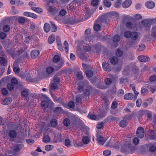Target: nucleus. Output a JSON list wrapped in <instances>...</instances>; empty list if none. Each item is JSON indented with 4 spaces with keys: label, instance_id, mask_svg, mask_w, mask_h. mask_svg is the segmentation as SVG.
I'll use <instances>...</instances> for the list:
<instances>
[{
    "label": "nucleus",
    "instance_id": "f257e3e1",
    "mask_svg": "<svg viewBox=\"0 0 156 156\" xmlns=\"http://www.w3.org/2000/svg\"><path fill=\"white\" fill-rule=\"evenodd\" d=\"M41 95L42 97L45 99L41 101V106L44 108H46L48 106L49 104L51 103L52 101L46 95L42 94Z\"/></svg>",
    "mask_w": 156,
    "mask_h": 156
},
{
    "label": "nucleus",
    "instance_id": "f03ea898",
    "mask_svg": "<svg viewBox=\"0 0 156 156\" xmlns=\"http://www.w3.org/2000/svg\"><path fill=\"white\" fill-rule=\"evenodd\" d=\"M136 150L135 147H121L120 150L124 154H128L134 153Z\"/></svg>",
    "mask_w": 156,
    "mask_h": 156
},
{
    "label": "nucleus",
    "instance_id": "7ed1b4c3",
    "mask_svg": "<svg viewBox=\"0 0 156 156\" xmlns=\"http://www.w3.org/2000/svg\"><path fill=\"white\" fill-rule=\"evenodd\" d=\"M125 25L127 28L130 29L135 30L141 29V28L140 27V24L139 23L133 24L131 22H128L126 23Z\"/></svg>",
    "mask_w": 156,
    "mask_h": 156
},
{
    "label": "nucleus",
    "instance_id": "20e7f679",
    "mask_svg": "<svg viewBox=\"0 0 156 156\" xmlns=\"http://www.w3.org/2000/svg\"><path fill=\"white\" fill-rule=\"evenodd\" d=\"M60 79L56 76H54L53 79V82L51 84V89L54 90L57 89L59 85Z\"/></svg>",
    "mask_w": 156,
    "mask_h": 156
},
{
    "label": "nucleus",
    "instance_id": "39448f33",
    "mask_svg": "<svg viewBox=\"0 0 156 156\" xmlns=\"http://www.w3.org/2000/svg\"><path fill=\"white\" fill-rule=\"evenodd\" d=\"M152 23L150 19H145L142 21L141 25L146 30H149L150 29Z\"/></svg>",
    "mask_w": 156,
    "mask_h": 156
},
{
    "label": "nucleus",
    "instance_id": "423d86ee",
    "mask_svg": "<svg viewBox=\"0 0 156 156\" xmlns=\"http://www.w3.org/2000/svg\"><path fill=\"white\" fill-rule=\"evenodd\" d=\"M147 137L149 139L156 140V129H149L148 132Z\"/></svg>",
    "mask_w": 156,
    "mask_h": 156
},
{
    "label": "nucleus",
    "instance_id": "0eeeda50",
    "mask_svg": "<svg viewBox=\"0 0 156 156\" xmlns=\"http://www.w3.org/2000/svg\"><path fill=\"white\" fill-rule=\"evenodd\" d=\"M135 148L137 149L136 151H137L139 153L141 154H144L145 153H147L149 151H149V147H135Z\"/></svg>",
    "mask_w": 156,
    "mask_h": 156
},
{
    "label": "nucleus",
    "instance_id": "6e6552de",
    "mask_svg": "<svg viewBox=\"0 0 156 156\" xmlns=\"http://www.w3.org/2000/svg\"><path fill=\"white\" fill-rule=\"evenodd\" d=\"M136 135L139 137L143 138L144 135V129L141 127H139L137 129Z\"/></svg>",
    "mask_w": 156,
    "mask_h": 156
},
{
    "label": "nucleus",
    "instance_id": "1a4fd4ad",
    "mask_svg": "<svg viewBox=\"0 0 156 156\" xmlns=\"http://www.w3.org/2000/svg\"><path fill=\"white\" fill-rule=\"evenodd\" d=\"M140 35V34L139 33L133 32H132L130 38L132 40L135 41L138 39Z\"/></svg>",
    "mask_w": 156,
    "mask_h": 156
},
{
    "label": "nucleus",
    "instance_id": "9d476101",
    "mask_svg": "<svg viewBox=\"0 0 156 156\" xmlns=\"http://www.w3.org/2000/svg\"><path fill=\"white\" fill-rule=\"evenodd\" d=\"M106 140L107 139H104L102 136H97V141L100 145H103Z\"/></svg>",
    "mask_w": 156,
    "mask_h": 156
},
{
    "label": "nucleus",
    "instance_id": "9b49d317",
    "mask_svg": "<svg viewBox=\"0 0 156 156\" xmlns=\"http://www.w3.org/2000/svg\"><path fill=\"white\" fill-rule=\"evenodd\" d=\"M146 6L149 9H152L155 6V3L152 1H147L145 4Z\"/></svg>",
    "mask_w": 156,
    "mask_h": 156
},
{
    "label": "nucleus",
    "instance_id": "f8f14e48",
    "mask_svg": "<svg viewBox=\"0 0 156 156\" xmlns=\"http://www.w3.org/2000/svg\"><path fill=\"white\" fill-rule=\"evenodd\" d=\"M102 65L103 68L104 70L107 71H109L111 70L110 65L108 64V63L104 62L103 63Z\"/></svg>",
    "mask_w": 156,
    "mask_h": 156
},
{
    "label": "nucleus",
    "instance_id": "ddd939ff",
    "mask_svg": "<svg viewBox=\"0 0 156 156\" xmlns=\"http://www.w3.org/2000/svg\"><path fill=\"white\" fill-rule=\"evenodd\" d=\"M12 101V99L11 98H5L1 102V104L4 105H7L10 104Z\"/></svg>",
    "mask_w": 156,
    "mask_h": 156
},
{
    "label": "nucleus",
    "instance_id": "4468645a",
    "mask_svg": "<svg viewBox=\"0 0 156 156\" xmlns=\"http://www.w3.org/2000/svg\"><path fill=\"white\" fill-rule=\"evenodd\" d=\"M138 58L139 61L143 62H147L149 60V58L148 57L144 55L139 56Z\"/></svg>",
    "mask_w": 156,
    "mask_h": 156
},
{
    "label": "nucleus",
    "instance_id": "2eb2a0df",
    "mask_svg": "<svg viewBox=\"0 0 156 156\" xmlns=\"http://www.w3.org/2000/svg\"><path fill=\"white\" fill-rule=\"evenodd\" d=\"M132 4L131 0H126L122 4V6L124 8L129 7Z\"/></svg>",
    "mask_w": 156,
    "mask_h": 156
},
{
    "label": "nucleus",
    "instance_id": "dca6fc26",
    "mask_svg": "<svg viewBox=\"0 0 156 156\" xmlns=\"http://www.w3.org/2000/svg\"><path fill=\"white\" fill-rule=\"evenodd\" d=\"M40 52L39 50H35L32 51L31 53V57L34 58H36L39 54Z\"/></svg>",
    "mask_w": 156,
    "mask_h": 156
},
{
    "label": "nucleus",
    "instance_id": "f3484780",
    "mask_svg": "<svg viewBox=\"0 0 156 156\" xmlns=\"http://www.w3.org/2000/svg\"><path fill=\"white\" fill-rule=\"evenodd\" d=\"M139 112L142 115H143V113H146L147 115V118L148 120L150 119L151 118L152 113L151 112L148 110L145 111H140Z\"/></svg>",
    "mask_w": 156,
    "mask_h": 156
},
{
    "label": "nucleus",
    "instance_id": "a211bd4d",
    "mask_svg": "<svg viewBox=\"0 0 156 156\" xmlns=\"http://www.w3.org/2000/svg\"><path fill=\"white\" fill-rule=\"evenodd\" d=\"M13 69L14 72L16 73H18L20 71V69L17 65V62H15L13 65Z\"/></svg>",
    "mask_w": 156,
    "mask_h": 156
},
{
    "label": "nucleus",
    "instance_id": "6ab92c4d",
    "mask_svg": "<svg viewBox=\"0 0 156 156\" xmlns=\"http://www.w3.org/2000/svg\"><path fill=\"white\" fill-rule=\"evenodd\" d=\"M7 63V60L5 57H0V63L3 65L5 66Z\"/></svg>",
    "mask_w": 156,
    "mask_h": 156
},
{
    "label": "nucleus",
    "instance_id": "aec40b11",
    "mask_svg": "<svg viewBox=\"0 0 156 156\" xmlns=\"http://www.w3.org/2000/svg\"><path fill=\"white\" fill-rule=\"evenodd\" d=\"M133 98V95L131 93L127 94L124 96V98L125 100H130L132 99Z\"/></svg>",
    "mask_w": 156,
    "mask_h": 156
},
{
    "label": "nucleus",
    "instance_id": "412c9836",
    "mask_svg": "<svg viewBox=\"0 0 156 156\" xmlns=\"http://www.w3.org/2000/svg\"><path fill=\"white\" fill-rule=\"evenodd\" d=\"M88 117L92 120H98L99 119L98 116L93 114L89 113L88 115Z\"/></svg>",
    "mask_w": 156,
    "mask_h": 156
},
{
    "label": "nucleus",
    "instance_id": "4be33fe9",
    "mask_svg": "<svg viewBox=\"0 0 156 156\" xmlns=\"http://www.w3.org/2000/svg\"><path fill=\"white\" fill-rule=\"evenodd\" d=\"M44 29L45 32H48L50 30V27L49 24L48 23H45L44 27Z\"/></svg>",
    "mask_w": 156,
    "mask_h": 156
},
{
    "label": "nucleus",
    "instance_id": "5701e85b",
    "mask_svg": "<svg viewBox=\"0 0 156 156\" xmlns=\"http://www.w3.org/2000/svg\"><path fill=\"white\" fill-rule=\"evenodd\" d=\"M43 142L46 143H47L50 142V138L48 135H44L43 138Z\"/></svg>",
    "mask_w": 156,
    "mask_h": 156
},
{
    "label": "nucleus",
    "instance_id": "b1692460",
    "mask_svg": "<svg viewBox=\"0 0 156 156\" xmlns=\"http://www.w3.org/2000/svg\"><path fill=\"white\" fill-rule=\"evenodd\" d=\"M51 25V30L52 32H55L57 30V27L55 24L52 21H50Z\"/></svg>",
    "mask_w": 156,
    "mask_h": 156
},
{
    "label": "nucleus",
    "instance_id": "393cba45",
    "mask_svg": "<svg viewBox=\"0 0 156 156\" xmlns=\"http://www.w3.org/2000/svg\"><path fill=\"white\" fill-rule=\"evenodd\" d=\"M111 63L113 64H116L118 61V58L115 57H113L110 59Z\"/></svg>",
    "mask_w": 156,
    "mask_h": 156
},
{
    "label": "nucleus",
    "instance_id": "a878e982",
    "mask_svg": "<svg viewBox=\"0 0 156 156\" xmlns=\"http://www.w3.org/2000/svg\"><path fill=\"white\" fill-rule=\"evenodd\" d=\"M55 37L54 35H51L48 38V42L50 44L53 43L55 40Z\"/></svg>",
    "mask_w": 156,
    "mask_h": 156
},
{
    "label": "nucleus",
    "instance_id": "bb28decb",
    "mask_svg": "<svg viewBox=\"0 0 156 156\" xmlns=\"http://www.w3.org/2000/svg\"><path fill=\"white\" fill-rule=\"evenodd\" d=\"M16 133L15 130H11L9 133V136L11 138H14L16 136Z\"/></svg>",
    "mask_w": 156,
    "mask_h": 156
},
{
    "label": "nucleus",
    "instance_id": "cd10ccee",
    "mask_svg": "<svg viewBox=\"0 0 156 156\" xmlns=\"http://www.w3.org/2000/svg\"><path fill=\"white\" fill-rule=\"evenodd\" d=\"M54 68L51 66H49L47 67L46 69V72L47 74H50L54 71Z\"/></svg>",
    "mask_w": 156,
    "mask_h": 156
},
{
    "label": "nucleus",
    "instance_id": "c85d7f7f",
    "mask_svg": "<svg viewBox=\"0 0 156 156\" xmlns=\"http://www.w3.org/2000/svg\"><path fill=\"white\" fill-rule=\"evenodd\" d=\"M82 98L81 95H78L76 96V103L77 105L81 103Z\"/></svg>",
    "mask_w": 156,
    "mask_h": 156
},
{
    "label": "nucleus",
    "instance_id": "c756f323",
    "mask_svg": "<svg viewBox=\"0 0 156 156\" xmlns=\"http://www.w3.org/2000/svg\"><path fill=\"white\" fill-rule=\"evenodd\" d=\"M149 151L155 156H156V147H149Z\"/></svg>",
    "mask_w": 156,
    "mask_h": 156
},
{
    "label": "nucleus",
    "instance_id": "7c9ffc66",
    "mask_svg": "<svg viewBox=\"0 0 156 156\" xmlns=\"http://www.w3.org/2000/svg\"><path fill=\"white\" fill-rule=\"evenodd\" d=\"M90 139L87 136H84L82 138L83 142L85 144H87L89 141Z\"/></svg>",
    "mask_w": 156,
    "mask_h": 156
},
{
    "label": "nucleus",
    "instance_id": "2f4dec72",
    "mask_svg": "<svg viewBox=\"0 0 156 156\" xmlns=\"http://www.w3.org/2000/svg\"><path fill=\"white\" fill-rule=\"evenodd\" d=\"M22 148L21 147H12V153H15L20 151Z\"/></svg>",
    "mask_w": 156,
    "mask_h": 156
},
{
    "label": "nucleus",
    "instance_id": "473e14b6",
    "mask_svg": "<svg viewBox=\"0 0 156 156\" xmlns=\"http://www.w3.org/2000/svg\"><path fill=\"white\" fill-rule=\"evenodd\" d=\"M64 48L65 49V51L66 52V53H68L69 52V44L67 41H64Z\"/></svg>",
    "mask_w": 156,
    "mask_h": 156
},
{
    "label": "nucleus",
    "instance_id": "72a5a7b5",
    "mask_svg": "<svg viewBox=\"0 0 156 156\" xmlns=\"http://www.w3.org/2000/svg\"><path fill=\"white\" fill-rule=\"evenodd\" d=\"M31 9L38 13H40L42 12V9L40 8H37L35 7H32Z\"/></svg>",
    "mask_w": 156,
    "mask_h": 156
},
{
    "label": "nucleus",
    "instance_id": "f704fd0d",
    "mask_svg": "<svg viewBox=\"0 0 156 156\" xmlns=\"http://www.w3.org/2000/svg\"><path fill=\"white\" fill-rule=\"evenodd\" d=\"M57 45L58 47V49L61 51H63V49L62 48V45L61 44V41L57 39Z\"/></svg>",
    "mask_w": 156,
    "mask_h": 156
},
{
    "label": "nucleus",
    "instance_id": "c9c22d12",
    "mask_svg": "<svg viewBox=\"0 0 156 156\" xmlns=\"http://www.w3.org/2000/svg\"><path fill=\"white\" fill-rule=\"evenodd\" d=\"M76 77L79 80H82L83 78L82 73L81 71H78L76 73Z\"/></svg>",
    "mask_w": 156,
    "mask_h": 156
},
{
    "label": "nucleus",
    "instance_id": "e433bc0d",
    "mask_svg": "<svg viewBox=\"0 0 156 156\" xmlns=\"http://www.w3.org/2000/svg\"><path fill=\"white\" fill-rule=\"evenodd\" d=\"M29 94L28 90L27 89H24L21 92V95L23 97H27Z\"/></svg>",
    "mask_w": 156,
    "mask_h": 156
},
{
    "label": "nucleus",
    "instance_id": "4c0bfd02",
    "mask_svg": "<svg viewBox=\"0 0 156 156\" xmlns=\"http://www.w3.org/2000/svg\"><path fill=\"white\" fill-rule=\"evenodd\" d=\"M85 72L86 76L88 78L90 77L93 75V73L91 71L86 70Z\"/></svg>",
    "mask_w": 156,
    "mask_h": 156
},
{
    "label": "nucleus",
    "instance_id": "58836bf2",
    "mask_svg": "<svg viewBox=\"0 0 156 156\" xmlns=\"http://www.w3.org/2000/svg\"><path fill=\"white\" fill-rule=\"evenodd\" d=\"M104 4L106 7H109L111 6L112 4L108 0H104Z\"/></svg>",
    "mask_w": 156,
    "mask_h": 156
},
{
    "label": "nucleus",
    "instance_id": "ea45409f",
    "mask_svg": "<svg viewBox=\"0 0 156 156\" xmlns=\"http://www.w3.org/2000/svg\"><path fill=\"white\" fill-rule=\"evenodd\" d=\"M122 2L121 0H117L116 1L114 4L115 7L117 8H119L121 6Z\"/></svg>",
    "mask_w": 156,
    "mask_h": 156
},
{
    "label": "nucleus",
    "instance_id": "a19ab883",
    "mask_svg": "<svg viewBox=\"0 0 156 156\" xmlns=\"http://www.w3.org/2000/svg\"><path fill=\"white\" fill-rule=\"evenodd\" d=\"M50 124L53 127H55L57 124V121L56 119H52L51 121Z\"/></svg>",
    "mask_w": 156,
    "mask_h": 156
},
{
    "label": "nucleus",
    "instance_id": "79ce46f5",
    "mask_svg": "<svg viewBox=\"0 0 156 156\" xmlns=\"http://www.w3.org/2000/svg\"><path fill=\"white\" fill-rule=\"evenodd\" d=\"M60 60V57L58 55H55L53 58V61L54 62H57Z\"/></svg>",
    "mask_w": 156,
    "mask_h": 156
},
{
    "label": "nucleus",
    "instance_id": "37998d69",
    "mask_svg": "<svg viewBox=\"0 0 156 156\" xmlns=\"http://www.w3.org/2000/svg\"><path fill=\"white\" fill-rule=\"evenodd\" d=\"M3 30L5 32H8L10 29V27L8 25H5L3 27Z\"/></svg>",
    "mask_w": 156,
    "mask_h": 156
},
{
    "label": "nucleus",
    "instance_id": "c03bdc74",
    "mask_svg": "<svg viewBox=\"0 0 156 156\" xmlns=\"http://www.w3.org/2000/svg\"><path fill=\"white\" fill-rule=\"evenodd\" d=\"M64 124L66 126H68L70 123V121L68 118H65L63 122Z\"/></svg>",
    "mask_w": 156,
    "mask_h": 156
},
{
    "label": "nucleus",
    "instance_id": "a18cd8bd",
    "mask_svg": "<svg viewBox=\"0 0 156 156\" xmlns=\"http://www.w3.org/2000/svg\"><path fill=\"white\" fill-rule=\"evenodd\" d=\"M132 32L129 31H126L124 33V36L127 38H130Z\"/></svg>",
    "mask_w": 156,
    "mask_h": 156
},
{
    "label": "nucleus",
    "instance_id": "49530a36",
    "mask_svg": "<svg viewBox=\"0 0 156 156\" xmlns=\"http://www.w3.org/2000/svg\"><path fill=\"white\" fill-rule=\"evenodd\" d=\"M120 36L118 35H116L113 37V41L114 42H117L120 40Z\"/></svg>",
    "mask_w": 156,
    "mask_h": 156
},
{
    "label": "nucleus",
    "instance_id": "de8ad7c7",
    "mask_svg": "<svg viewBox=\"0 0 156 156\" xmlns=\"http://www.w3.org/2000/svg\"><path fill=\"white\" fill-rule=\"evenodd\" d=\"M66 11L65 10L62 9L59 12V15L61 16H64L66 14Z\"/></svg>",
    "mask_w": 156,
    "mask_h": 156
},
{
    "label": "nucleus",
    "instance_id": "09e8293b",
    "mask_svg": "<svg viewBox=\"0 0 156 156\" xmlns=\"http://www.w3.org/2000/svg\"><path fill=\"white\" fill-rule=\"evenodd\" d=\"M94 30L96 31H98L101 29L100 25L97 24H95L94 27Z\"/></svg>",
    "mask_w": 156,
    "mask_h": 156
},
{
    "label": "nucleus",
    "instance_id": "8fccbe9b",
    "mask_svg": "<svg viewBox=\"0 0 156 156\" xmlns=\"http://www.w3.org/2000/svg\"><path fill=\"white\" fill-rule=\"evenodd\" d=\"M79 57L81 60L83 61H86L87 59L86 56L84 54H81L79 55Z\"/></svg>",
    "mask_w": 156,
    "mask_h": 156
},
{
    "label": "nucleus",
    "instance_id": "3c124183",
    "mask_svg": "<svg viewBox=\"0 0 156 156\" xmlns=\"http://www.w3.org/2000/svg\"><path fill=\"white\" fill-rule=\"evenodd\" d=\"M8 93V90L6 88H4L2 89V93L3 95H6Z\"/></svg>",
    "mask_w": 156,
    "mask_h": 156
},
{
    "label": "nucleus",
    "instance_id": "603ef678",
    "mask_svg": "<svg viewBox=\"0 0 156 156\" xmlns=\"http://www.w3.org/2000/svg\"><path fill=\"white\" fill-rule=\"evenodd\" d=\"M116 55L118 57L121 56L123 54L122 51L119 49H117L115 53Z\"/></svg>",
    "mask_w": 156,
    "mask_h": 156
},
{
    "label": "nucleus",
    "instance_id": "864d4df0",
    "mask_svg": "<svg viewBox=\"0 0 156 156\" xmlns=\"http://www.w3.org/2000/svg\"><path fill=\"white\" fill-rule=\"evenodd\" d=\"M146 46L145 44H141L139 46V48L138 49V50L140 51H143L145 48Z\"/></svg>",
    "mask_w": 156,
    "mask_h": 156
},
{
    "label": "nucleus",
    "instance_id": "5fc2aeb1",
    "mask_svg": "<svg viewBox=\"0 0 156 156\" xmlns=\"http://www.w3.org/2000/svg\"><path fill=\"white\" fill-rule=\"evenodd\" d=\"M19 22L20 23H23L25 21V18L24 17H20L18 19Z\"/></svg>",
    "mask_w": 156,
    "mask_h": 156
},
{
    "label": "nucleus",
    "instance_id": "6e6d98bb",
    "mask_svg": "<svg viewBox=\"0 0 156 156\" xmlns=\"http://www.w3.org/2000/svg\"><path fill=\"white\" fill-rule=\"evenodd\" d=\"M111 154V151L110 150H106L103 151V154L105 156H109Z\"/></svg>",
    "mask_w": 156,
    "mask_h": 156
},
{
    "label": "nucleus",
    "instance_id": "4d7b16f0",
    "mask_svg": "<svg viewBox=\"0 0 156 156\" xmlns=\"http://www.w3.org/2000/svg\"><path fill=\"white\" fill-rule=\"evenodd\" d=\"M119 125L121 127H124L126 126V122L125 120H122L120 122Z\"/></svg>",
    "mask_w": 156,
    "mask_h": 156
},
{
    "label": "nucleus",
    "instance_id": "13d9d810",
    "mask_svg": "<svg viewBox=\"0 0 156 156\" xmlns=\"http://www.w3.org/2000/svg\"><path fill=\"white\" fill-rule=\"evenodd\" d=\"M82 66L84 70L85 71V72L86 70H87L89 68V66L88 65H87L84 63H83L82 64Z\"/></svg>",
    "mask_w": 156,
    "mask_h": 156
},
{
    "label": "nucleus",
    "instance_id": "bf43d9fd",
    "mask_svg": "<svg viewBox=\"0 0 156 156\" xmlns=\"http://www.w3.org/2000/svg\"><path fill=\"white\" fill-rule=\"evenodd\" d=\"M151 36L152 38H156V31L152 28Z\"/></svg>",
    "mask_w": 156,
    "mask_h": 156
},
{
    "label": "nucleus",
    "instance_id": "052dcab7",
    "mask_svg": "<svg viewBox=\"0 0 156 156\" xmlns=\"http://www.w3.org/2000/svg\"><path fill=\"white\" fill-rule=\"evenodd\" d=\"M150 80L151 82H154L156 80V75H154L150 77Z\"/></svg>",
    "mask_w": 156,
    "mask_h": 156
},
{
    "label": "nucleus",
    "instance_id": "680f3d73",
    "mask_svg": "<svg viewBox=\"0 0 156 156\" xmlns=\"http://www.w3.org/2000/svg\"><path fill=\"white\" fill-rule=\"evenodd\" d=\"M7 36L6 34L2 32L0 33V38L2 39H5Z\"/></svg>",
    "mask_w": 156,
    "mask_h": 156
},
{
    "label": "nucleus",
    "instance_id": "e2e57ef3",
    "mask_svg": "<svg viewBox=\"0 0 156 156\" xmlns=\"http://www.w3.org/2000/svg\"><path fill=\"white\" fill-rule=\"evenodd\" d=\"M98 0H93L91 2V4L93 6H96L98 5Z\"/></svg>",
    "mask_w": 156,
    "mask_h": 156
},
{
    "label": "nucleus",
    "instance_id": "0e129e2a",
    "mask_svg": "<svg viewBox=\"0 0 156 156\" xmlns=\"http://www.w3.org/2000/svg\"><path fill=\"white\" fill-rule=\"evenodd\" d=\"M14 86L13 84L10 83L8 84L7 87L9 90H12L13 89Z\"/></svg>",
    "mask_w": 156,
    "mask_h": 156
},
{
    "label": "nucleus",
    "instance_id": "69168bd1",
    "mask_svg": "<svg viewBox=\"0 0 156 156\" xmlns=\"http://www.w3.org/2000/svg\"><path fill=\"white\" fill-rule=\"evenodd\" d=\"M142 100L141 99L139 98L136 101V105L138 107H140L141 105Z\"/></svg>",
    "mask_w": 156,
    "mask_h": 156
},
{
    "label": "nucleus",
    "instance_id": "338daca9",
    "mask_svg": "<svg viewBox=\"0 0 156 156\" xmlns=\"http://www.w3.org/2000/svg\"><path fill=\"white\" fill-rule=\"evenodd\" d=\"M65 143L66 146L71 145V142L69 139H66L65 140Z\"/></svg>",
    "mask_w": 156,
    "mask_h": 156
},
{
    "label": "nucleus",
    "instance_id": "774afa93",
    "mask_svg": "<svg viewBox=\"0 0 156 156\" xmlns=\"http://www.w3.org/2000/svg\"><path fill=\"white\" fill-rule=\"evenodd\" d=\"M103 123L102 122H98L96 125V128L98 129H101L103 127Z\"/></svg>",
    "mask_w": 156,
    "mask_h": 156
}]
</instances>
